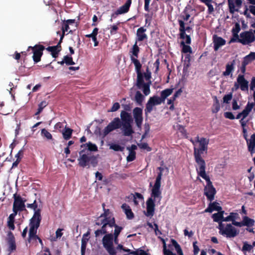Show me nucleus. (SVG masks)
I'll list each match as a JSON object with an SVG mask.
<instances>
[{
	"label": "nucleus",
	"mask_w": 255,
	"mask_h": 255,
	"mask_svg": "<svg viewBox=\"0 0 255 255\" xmlns=\"http://www.w3.org/2000/svg\"><path fill=\"white\" fill-rule=\"evenodd\" d=\"M102 241L104 247L107 251L114 246L113 240H102ZM114 241L117 244L118 240H114Z\"/></svg>",
	"instance_id": "43"
},
{
	"label": "nucleus",
	"mask_w": 255,
	"mask_h": 255,
	"mask_svg": "<svg viewBox=\"0 0 255 255\" xmlns=\"http://www.w3.org/2000/svg\"><path fill=\"white\" fill-rule=\"evenodd\" d=\"M41 134L42 136L45 137L47 139H52V134L45 128H43L41 129Z\"/></svg>",
	"instance_id": "49"
},
{
	"label": "nucleus",
	"mask_w": 255,
	"mask_h": 255,
	"mask_svg": "<svg viewBox=\"0 0 255 255\" xmlns=\"http://www.w3.org/2000/svg\"><path fill=\"white\" fill-rule=\"evenodd\" d=\"M69 29V25L63 21L62 25V33H61V34H63L64 36L65 35V32H68Z\"/></svg>",
	"instance_id": "57"
},
{
	"label": "nucleus",
	"mask_w": 255,
	"mask_h": 255,
	"mask_svg": "<svg viewBox=\"0 0 255 255\" xmlns=\"http://www.w3.org/2000/svg\"><path fill=\"white\" fill-rule=\"evenodd\" d=\"M150 84H151V82H149V83H145V84L142 85L141 88H142L143 92L145 96L148 95L150 93Z\"/></svg>",
	"instance_id": "44"
},
{
	"label": "nucleus",
	"mask_w": 255,
	"mask_h": 255,
	"mask_svg": "<svg viewBox=\"0 0 255 255\" xmlns=\"http://www.w3.org/2000/svg\"><path fill=\"white\" fill-rule=\"evenodd\" d=\"M110 148L116 151H123L124 149V147L121 146L118 144L113 143L110 145Z\"/></svg>",
	"instance_id": "50"
},
{
	"label": "nucleus",
	"mask_w": 255,
	"mask_h": 255,
	"mask_svg": "<svg viewBox=\"0 0 255 255\" xmlns=\"http://www.w3.org/2000/svg\"><path fill=\"white\" fill-rule=\"evenodd\" d=\"M41 219V210H37L30 220L29 226L39 228Z\"/></svg>",
	"instance_id": "17"
},
{
	"label": "nucleus",
	"mask_w": 255,
	"mask_h": 255,
	"mask_svg": "<svg viewBox=\"0 0 255 255\" xmlns=\"http://www.w3.org/2000/svg\"><path fill=\"white\" fill-rule=\"evenodd\" d=\"M46 49L51 52V54L53 58H56L58 57V54L59 52L61 51V49H57L56 47L53 46H48L46 48Z\"/></svg>",
	"instance_id": "41"
},
{
	"label": "nucleus",
	"mask_w": 255,
	"mask_h": 255,
	"mask_svg": "<svg viewBox=\"0 0 255 255\" xmlns=\"http://www.w3.org/2000/svg\"><path fill=\"white\" fill-rule=\"evenodd\" d=\"M206 168L196 170L198 176L201 177L206 181V185L204 187V194L206 196L207 199L210 202L214 200L215 195L216 194V190L213 186L210 177L207 175L205 171Z\"/></svg>",
	"instance_id": "4"
},
{
	"label": "nucleus",
	"mask_w": 255,
	"mask_h": 255,
	"mask_svg": "<svg viewBox=\"0 0 255 255\" xmlns=\"http://www.w3.org/2000/svg\"><path fill=\"white\" fill-rule=\"evenodd\" d=\"M215 102L213 104V109H212V112L213 113H217L219 112L220 109V105L217 97H215Z\"/></svg>",
	"instance_id": "48"
},
{
	"label": "nucleus",
	"mask_w": 255,
	"mask_h": 255,
	"mask_svg": "<svg viewBox=\"0 0 255 255\" xmlns=\"http://www.w3.org/2000/svg\"><path fill=\"white\" fill-rule=\"evenodd\" d=\"M110 228L108 233H106L102 239H118V237L123 228L117 225H109Z\"/></svg>",
	"instance_id": "10"
},
{
	"label": "nucleus",
	"mask_w": 255,
	"mask_h": 255,
	"mask_svg": "<svg viewBox=\"0 0 255 255\" xmlns=\"http://www.w3.org/2000/svg\"><path fill=\"white\" fill-rule=\"evenodd\" d=\"M171 244L169 245L168 247L171 250H173V248L176 251L178 255L183 254L180 246L177 243L176 240H171Z\"/></svg>",
	"instance_id": "33"
},
{
	"label": "nucleus",
	"mask_w": 255,
	"mask_h": 255,
	"mask_svg": "<svg viewBox=\"0 0 255 255\" xmlns=\"http://www.w3.org/2000/svg\"><path fill=\"white\" fill-rule=\"evenodd\" d=\"M121 118L122 120V125L131 124L132 122L131 116L125 111H122L121 113Z\"/></svg>",
	"instance_id": "23"
},
{
	"label": "nucleus",
	"mask_w": 255,
	"mask_h": 255,
	"mask_svg": "<svg viewBox=\"0 0 255 255\" xmlns=\"http://www.w3.org/2000/svg\"><path fill=\"white\" fill-rule=\"evenodd\" d=\"M255 59V52H252L251 53L246 56H245L244 58L243 61L242 63L243 64H245V65H247L250 63H251L253 60Z\"/></svg>",
	"instance_id": "39"
},
{
	"label": "nucleus",
	"mask_w": 255,
	"mask_h": 255,
	"mask_svg": "<svg viewBox=\"0 0 255 255\" xmlns=\"http://www.w3.org/2000/svg\"><path fill=\"white\" fill-rule=\"evenodd\" d=\"M162 103L161 100L157 96H153L149 98L145 105L144 109L145 115L147 116L153 110V108L156 105H160Z\"/></svg>",
	"instance_id": "13"
},
{
	"label": "nucleus",
	"mask_w": 255,
	"mask_h": 255,
	"mask_svg": "<svg viewBox=\"0 0 255 255\" xmlns=\"http://www.w3.org/2000/svg\"><path fill=\"white\" fill-rule=\"evenodd\" d=\"M132 63L135 66V71L137 74L136 86L138 89H140L142 85L145 84L144 82V76L143 73H141V69L142 65L138 60L132 59Z\"/></svg>",
	"instance_id": "11"
},
{
	"label": "nucleus",
	"mask_w": 255,
	"mask_h": 255,
	"mask_svg": "<svg viewBox=\"0 0 255 255\" xmlns=\"http://www.w3.org/2000/svg\"><path fill=\"white\" fill-rule=\"evenodd\" d=\"M199 1L204 3L208 7V13L212 14L214 11V8L212 4L214 1L213 0H199Z\"/></svg>",
	"instance_id": "35"
},
{
	"label": "nucleus",
	"mask_w": 255,
	"mask_h": 255,
	"mask_svg": "<svg viewBox=\"0 0 255 255\" xmlns=\"http://www.w3.org/2000/svg\"><path fill=\"white\" fill-rule=\"evenodd\" d=\"M139 50L140 49L137 44V42H135L132 48L129 51L130 58L132 63L133 59L137 60V58L138 57Z\"/></svg>",
	"instance_id": "24"
},
{
	"label": "nucleus",
	"mask_w": 255,
	"mask_h": 255,
	"mask_svg": "<svg viewBox=\"0 0 255 255\" xmlns=\"http://www.w3.org/2000/svg\"><path fill=\"white\" fill-rule=\"evenodd\" d=\"M120 108V105L119 103H115L111 109L108 111L109 112H114L118 110Z\"/></svg>",
	"instance_id": "61"
},
{
	"label": "nucleus",
	"mask_w": 255,
	"mask_h": 255,
	"mask_svg": "<svg viewBox=\"0 0 255 255\" xmlns=\"http://www.w3.org/2000/svg\"><path fill=\"white\" fill-rule=\"evenodd\" d=\"M131 4V0H127L123 5L120 7L114 13H113L112 17H116L118 15L128 12L129 11Z\"/></svg>",
	"instance_id": "19"
},
{
	"label": "nucleus",
	"mask_w": 255,
	"mask_h": 255,
	"mask_svg": "<svg viewBox=\"0 0 255 255\" xmlns=\"http://www.w3.org/2000/svg\"><path fill=\"white\" fill-rule=\"evenodd\" d=\"M145 31L146 29L144 28L143 27H141L137 29L136 32V42L137 41H142L147 38V36L145 33Z\"/></svg>",
	"instance_id": "27"
},
{
	"label": "nucleus",
	"mask_w": 255,
	"mask_h": 255,
	"mask_svg": "<svg viewBox=\"0 0 255 255\" xmlns=\"http://www.w3.org/2000/svg\"><path fill=\"white\" fill-rule=\"evenodd\" d=\"M248 121H245V119L242 118L240 121V123L243 128V136L246 139L249 151L252 154L254 152V149L255 148V133H253L250 139L248 138L247 130L245 127L248 123Z\"/></svg>",
	"instance_id": "5"
},
{
	"label": "nucleus",
	"mask_w": 255,
	"mask_h": 255,
	"mask_svg": "<svg viewBox=\"0 0 255 255\" xmlns=\"http://www.w3.org/2000/svg\"><path fill=\"white\" fill-rule=\"evenodd\" d=\"M174 89V88H168L161 92L159 99L161 100L162 103H163L165 100L172 93Z\"/></svg>",
	"instance_id": "31"
},
{
	"label": "nucleus",
	"mask_w": 255,
	"mask_h": 255,
	"mask_svg": "<svg viewBox=\"0 0 255 255\" xmlns=\"http://www.w3.org/2000/svg\"><path fill=\"white\" fill-rule=\"evenodd\" d=\"M104 212L96 221V225L101 226L107 222L108 225H115V219L114 217H112L110 210L104 209Z\"/></svg>",
	"instance_id": "8"
},
{
	"label": "nucleus",
	"mask_w": 255,
	"mask_h": 255,
	"mask_svg": "<svg viewBox=\"0 0 255 255\" xmlns=\"http://www.w3.org/2000/svg\"><path fill=\"white\" fill-rule=\"evenodd\" d=\"M30 49L32 50V59L34 63H37L40 61L45 47L42 45L36 44L34 46H29L27 51H29Z\"/></svg>",
	"instance_id": "12"
},
{
	"label": "nucleus",
	"mask_w": 255,
	"mask_h": 255,
	"mask_svg": "<svg viewBox=\"0 0 255 255\" xmlns=\"http://www.w3.org/2000/svg\"><path fill=\"white\" fill-rule=\"evenodd\" d=\"M138 145L140 148L146 149L147 151H150L151 150V148L148 146L147 143H141L138 144Z\"/></svg>",
	"instance_id": "59"
},
{
	"label": "nucleus",
	"mask_w": 255,
	"mask_h": 255,
	"mask_svg": "<svg viewBox=\"0 0 255 255\" xmlns=\"http://www.w3.org/2000/svg\"><path fill=\"white\" fill-rule=\"evenodd\" d=\"M17 214L13 212L12 213L9 215L7 219V227L11 230H13L15 229L14 221L15 217Z\"/></svg>",
	"instance_id": "32"
},
{
	"label": "nucleus",
	"mask_w": 255,
	"mask_h": 255,
	"mask_svg": "<svg viewBox=\"0 0 255 255\" xmlns=\"http://www.w3.org/2000/svg\"><path fill=\"white\" fill-rule=\"evenodd\" d=\"M122 208L124 211L128 219H132L133 218L134 214L129 205L124 203L122 205Z\"/></svg>",
	"instance_id": "30"
},
{
	"label": "nucleus",
	"mask_w": 255,
	"mask_h": 255,
	"mask_svg": "<svg viewBox=\"0 0 255 255\" xmlns=\"http://www.w3.org/2000/svg\"><path fill=\"white\" fill-rule=\"evenodd\" d=\"M144 100V97L141 94L140 92L139 91H136L134 96V101L137 104L141 106Z\"/></svg>",
	"instance_id": "38"
},
{
	"label": "nucleus",
	"mask_w": 255,
	"mask_h": 255,
	"mask_svg": "<svg viewBox=\"0 0 255 255\" xmlns=\"http://www.w3.org/2000/svg\"><path fill=\"white\" fill-rule=\"evenodd\" d=\"M235 64V60H233L231 62L228 63L226 65V70L223 72L222 75L224 76H228L232 75V72L234 70V66Z\"/></svg>",
	"instance_id": "26"
},
{
	"label": "nucleus",
	"mask_w": 255,
	"mask_h": 255,
	"mask_svg": "<svg viewBox=\"0 0 255 255\" xmlns=\"http://www.w3.org/2000/svg\"><path fill=\"white\" fill-rule=\"evenodd\" d=\"M26 206L28 208L33 209L34 211V212H36L37 210H41L40 209L38 208V204L36 202V199L34 200V202L32 203L27 204Z\"/></svg>",
	"instance_id": "52"
},
{
	"label": "nucleus",
	"mask_w": 255,
	"mask_h": 255,
	"mask_svg": "<svg viewBox=\"0 0 255 255\" xmlns=\"http://www.w3.org/2000/svg\"><path fill=\"white\" fill-rule=\"evenodd\" d=\"M7 245L8 246V251L11 253L16 250V244L15 240H8Z\"/></svg>",
	"instance_id": "47"
},
{
	"label": "nucleus",
	"mask_w": 255,
	"mask_h": 255,
	"mask_svg": "<svg viewBox=\"0 0 255 255\" xmlns=\"http://www.w3.org/2000/svg\"><path fill=\"white\" fill-rule=\"evenodd\" d=\"M218 229L219 233L226 238H234L237 234L236 229L230 224L220 223Z\"/></svg>",
	"instance_id": "6"
},
{
	"label": "nucleus",
	"mask_w": 255,
	"mask_h": 255,
	"mask_svg": "<svg viewBox=\"0 0 255 255\" xmlns=\"http://www.w3.org/2000/svg\"><path fill=\"white\" fill-rule=\"evenodd\" d=\"M179 25V37L182 39H185V42L187 44H190L191 43V38L189 35L186 34V31L189 32L192 29L190 26L185 27V24L183 20H178Z\"/></svg>",
	"instance_id": "9"
},
{
	"label": "nucleus",
	"mask_w": 255,
	"mask_h": 255,
	"mask_svg": "<svg viewBox=\"0 0 255 255\" xmlns=\"http://www.w3.org/2000/svg\"><path fill=\"white\" fill-rule=\"evenodd\" d=\"M214 43V49L215 51L218 50L219 48L226 44V40L221 37L214 35L213 37Z\"/></svg>",
	"instance_id": "21"
},
{
	"label": "nucleus",
	"mask_w": 255,
	"mask_h": 255,
	"mask_svg": "<svg viewBox=\"0 0 255 255\" xmlns=\"http://www.w3.org/2000/svg\"><path fill=\"white\" fill-rule=\"evenodd\" d=\"M239 42L244 45L249 44L255 40V36L252 32L245 31L240 34Z\"/></svg>",
	"instance_id": "15"
},
{
	"label": "nucleus",
	"mask_w": 255,
	"mask_h": 255,
	"mask_svg": "<svg viewBox=\"0 0 255 255\" xmlns=\"http://www.w3.org/2000/svg\"><path fill=\"white\" fill-rule=\"evenodd\" d=\"M81 150L79 151V157L78 158V165L80 167L84 168L90 167V165L95 167L98 163V155H94L91 151H98L97 146L91 142L82 144L80 146Z\"/></svg>",
	"instance_id": "1"
},
{
	"label": "nucleus",
	"mask_w": 255,
	"mask_h": 255,
	"mask_svg": "<svg viewBox=\"0 0 255 255\" xmlns=\"http://www.w3.org/2000/svg\"><path fill=\"white\" fill-rule=\"evenodd\" d=\"M38 228L29 226L28 239H40L37 235V229Z\"/></svg>",
	"instance_id": "34"
},
{
	"label": "nucleus",
	"mask_w": 255,
	"mask_h": 255,
	"mask_svg": "<svg viewBox=\"0 0 255 255\" xmlns=\"http://www.w3.org/2000/svg\"><path fill=\"white\" fill-rule=\"evenodd\" d=\"M157 169L159 172L158 173L155 182L151 189L150 197L148 198L146 202V212L145 214L147 217L153 216L155 207V202L156 200H158V202H160L162 199L160 187L162 172L164 168L162 167H158Z\"/></svg>",
	"instance_id": "2"
},
{
	"label": "nucleus",
	"mask_w": 255,
	"mask_h": 255,
	"mask_svg": "<svg viewBox=\"0 0 255 255\" xmlns=\"http://www.w3.org/2000/svg\"><path fill=\"white\" fill-rule=\"evenodd\" d=\"M240 38H239L238 33H233V37L231 38L229 43L230 44L231 43L235 42H239Z\"/></svg>",
	"instance_id": "64"
},
{
	"label": "nucleus",
	"mask_w": 255,
	"mask_h": 255,
	"mask_svg": "<svg viewBox=\"0 0 255 255\" xmlns=\"http://www.w3.org/2000/svg\"><path fill=\"white\" fill-rule=\"evenodd\" d=\"M57 34H59L60 35V38L59 41L58 43V44H57V45L53 46L54 47H56V48L57 49H61V44L62 42L63 39L64 37V35L63 34H61V32L60 31H57Z\"/></svg>",
	"instance_id": "56"
},
{
	"label": "nucleus",
	"mask_w": 255,
	"mask_h": 255,
	"mask_svg": "<svg viewBox=\"0 0 255 255\" xmlns=\"http://www.w3.org/2000/svg\"><path fill=\"white\" fill-rule=\"evenodd\" d=\"M224 211H219L218 213H214L212 215V218L213 221L215 222H217L219 223V225L220 223H223V215L224 214Z\"/></svg>",
	"instance_id": "36"
},
{
	"label": "nucleus",
	"mask_w": 255,
	"mask_h": 255,
	"mask_svg": "<svg viewBox=\"0 0 255 255\" xmlns=\"http://www.w3.org/2000/svg\"><path fill=\"white\" fill-rule=\"evenodd\" d=\"M240 89L243 91H248L249 90V82L245 79L243 74H239L237 77Z\"/></svg>",
	"instance_id": "20"
},
{
	"label": "nucleus",
	"mask_w": 255,
	"mask_h": 255,
	"mask_svg": "<svg viewBox=\"0 0 255 255\" xmlns=\"http://www.w3.org/2000/svg\"><path fill=\"white\" fill-rule=\"evenodd\" d=\"M222 207L219 205V204L217 202L210 203L208 207L205 209V212L211 213L213 211H217L218 212L222 211Z\"/></svg>",
	"instance_id": "28"
},
{
	"label": "nucleus",
	"mask_w": 255,
	"mask_h": 255,
	"mask_svg": "<svg viewBox=\"0 0 255 255\" xmlns=\"http://www.w3.org/2000/svg\"><path fill=\"white\" fill-rule=\"evenodd\" d=\"M185 43H186L185 41H182L180 43L181 45L182 46V52L184 53H191L192 52L191 47L189 45H186Z\"/></svg>",
	"instance_id": "42"
},
{
	"label": "nucleus",
	"mask_w": 255,
	"mask_h": 255,
	"mask_svg": "<svg viewBox=\"0 0 255 255\" xmlns=\"http://www.w3.org/2000/svg\"><path fill=\"white\" fill-rule=\"evenodd\" d=\"M136 158V153L135 151H129V154L127 157V160L128 162L133 161Z\"/></svg>",
	"instance_id": "53"
},
{
	"label": "nucleus",
	"mask_w": 255,
	"mask_h": 255,
	"mask_svg": "<svg viewBox=\"0 0 255 255\" xmlns=\"http://www.w3.org/2000/svg\"><path fill=\"white\" fill-rule=\"evenodd\" d=\"M163 244V252L164 255H175V254L173 253L170 248L167 249L165 241L166 240H161Z\"/></svg>",
	"instance_id": "46"
},
{
	"label": "nucleus",
	"mask_w": 255,
	"mask_h": 255,
	"mask_svg": "<svg viewBox=\"0 0 255 255\" xmlns=\"http://www.w3.org/2000/svg\"><path fill=\"white\" fill-rule=\"evenodd\" d=\"M232 98L233 94L232 93L225 95L223 97V102L226 104H229Z\"/></svg>",
	"instance_id": "55"
},
{
	"label": "nucleus",
	"mask_w": 255,
	"mask_h": 255,
	"mask_svg": "<svg viewBox=\"0 0 255 255\" xmlns=\"http://www.w3.org/2000/svg\"><path fill=\"white\" fill-rule=\"evenodd\" d=\"M120 23H118L116 25H112L111 27L110 33L112 35L115 34L117 32V30L119 29V27L118 25H119Z\"/></svg>",
	"instance_id": "63"
},
{
	"label": "nucleus",
	"mask_w": 255,
	"mask_h": 255,
	"mask_svg": "<svg viewBox=\"0 0 255 255\" xmlns=\"http://www.w3.org/2000/svg\"><path fill=\"white\" fill-rule=\"evenodd\" d=\"M250 3L253 4V5L250 6V12L255 15V0H247Z\"/></svg>",
	"instance_id": "58"
},
{
	"label": "nucleus",
	"mask_w": 255,
	"mask_h": 255,
	"mask_svg": "<svg viewBox=\"0 0 255 255\" xmlns=\"http://www.w3.org/2000/svg\"><path fill=\"white\" fill-rule=\"evenodd\" d=\"M122 126V122L119 118H115L104 129L103 136H105L113 130L119 128Z\"/></svg>",
	"instance_id": "14"
},
{
	"label": "nucleus",
	"mask_w": 255,
	"mask_h": 255,
	"mask_svg": "<svg viewBox=\"0 0 255 255\" xmlns=\"http://www.w3.org/2000/svg\"><path fill=\"white\" fill-rule=\"evenodd\" d=\"M143 74V76L144 77L145 80L146 81L150 80L151 78V73L149 70L148 67H147L146 69V72H145Z\"/></svg>",
	"instance_id": "62"
},
{
	"label": "nucleus",
	"mask_w": 255,
	"mask_h": 255,
	"mask_svg": "<svg viewBox=\"0 0 255 255\" xmlns=\"http://www.w3.org/2000/svg\"><path fill=\"white\" fill-rule=\"evenodd\" d=\"M229 11L233 14L235 11H239V8L241 7L242 0H228Z\"/></svg>",
	"instance_id": "18"
},
{
	"label": "nucleus",
	"mask_w": 255,
	"mask_h": 255,
	"mask_svg": "<svg viewBox=\"0 0 255 255\" xmlns=\"http://www.w3.org/2000/svg\"><path fill=\"white\" fill-rule=\"evenodd\" d=\"M64 60H65V63L67 65H73L75 64L71 56H65L64 57Z\"/></svg>",
	"instance_id": "51"
},
{
	"label": "nucleus",
	"mask_w": 255,
	"mask_h": 255,
	"mask_svg": "<svg viewBox=\"0 0 255 255\" xmlns=\"http://www.w3.org/2000/svg\"><path fill=\"white\" fill-rule=\"evenodd\" d=\"M241 30L240 25L239 23L237 22L235 23V26L233 27L232 30V33H238Z\"/></svg>",
	"instance_id": "60"
},
{
	"label": "nucleus",
	"mask_w": 255,
	"mask_h": 255,
	"mask_svg": "<svg viewBox=\"0 0 255 255\" xmlns=\"http://www.w3.org/2000/svg\"><path fill=\"white\" fill-rule=\"evenodd\" d=\"M101 226H102L101 229L96 230L95 232L96 238H101L103 236H105V234L109 231L108 230L109 225L108 222L102 224Z\"/></svg>",
	"instance_id": "25"
},
{
	"label": "nucleus",
	"mask_w": 255,
	"mask_h": 255,
	"mask_svg": "<svg viewBox=\"0 0 255 255\" xmlns=\"http://www.w3.org/2000/svg\"><path fill=\"white\" fill-rule=\"evenodd\" d=\"M13 198L14 199L12 211L14 213H18V212H22L26 210V205L25 203L26 199L22 198L20 195L16 193L13 194Z\"/></svg>",
	"instance_id": "7"
},
{
	"label": "nucleus",
	"mask_w": 255,
	"mask_h": 255,
	"mask_svg": "<svg viewBox=\"0 0 255 255\" xmlns=\"http://www.w3.org/2000/svg\"><path fill=\"white\" fill-rule=\"evenodd\" d=\"M255 88V77H253L251 80V85H250V89L251 90L253 91V93L252 94L253 98L254 100L255 101V91L254 89Z\"/></svg>",
	"instance_id": "54"
},
{
	"label": "nucleus",
	"mask_w": 255,
	"mask_h": 255,
	"mask_svg": "<svg viewBox=\"0 0 255 255\" xmlns=\"http://www.w3.org/2000/svg\"><path fill=\"white\" fill-rule=\"evenodd\" d=\"M133 116L137 127L140 128L143 122L142 109L139 107L133 109Z\"/></svg>",
	"instance_id": "16"
},
{
	"label": "nucleus",
	"mask_w": 255,
	"mask_h": 255,
	"mask_svg": "<svg viewBox=\"0 0 255 255\" xmlns=\"http://www.w3.org/2000/svg\"><path fill=\"white\" fill-rule=\"evenodd\" d=\"M73 132V129L70 128L65 127L64 130L62 132L63 138L65 140L69 139L71 136Z\"/></svg>",
	"instance_id": "40"
},
{
	"label": "nucleus",
	"mask_w": 255,
	"mask_h": 255,
	"mask_svg": "<svg viewBox=\"0 0 255 255\" xmlns=\"http://www.w3.org/2000/svg\"><path fill=\"white\" fill-rule=\"evenodd\" d=\"M254 103H248L245 109L242 111L243 114H245L246 117L249 115L254 107Z\"/></svg>",
	"instance_id": "45"
},
{
	"label": "nucleus",
	"mask_w": 255,
	"mask_h": 255,
	"mask_svg": "<svg viewBox=\"0 0 255 255\" xmlns=\"http://www.w3.org/2000/svg\"><path fill=\"white\" fill-rule=\"evenodd\" d=\"M193 10H194V9L190 5H187L185 7L181 15L184 21H187L189 19L190 13Z\"/></svg>",
	"instance_id": "29"
},
{
	"label": "nucleus",
	"mask_w": 255,
	"mask_h": 255,
	"mask_svg": "<svg viewBox=\"0 0 255 255\" xmlns=\"http://www.w3.org/2000/svg\"><path fill=\"white\" fill-rule=\"evenodd\" d=\"M254 220L250 219L245 216L243 217V221L239 222H235L234 225L237 227H241L243 226H247L248 227L254 225Z\"/></svg>",
	"instance_id": "22"
},
{
	"label": "nucleus",
	"mask_w": 255,
	"mask_h": 255,
	"mask_svg": "<svg viewBox=\"0 0 255 255\" xmlns=\"http://www.w3.org/2000/svg\"><path fill=\"white\" fill-rule=\"evenodd\" d=\"M195 141L199 143L198 147H194L193 154L195 162L198 166V167H196V169L206 168L205 161L202 157L201 155L204 152L207 153L209 140L205 137L200 138L199 136H197L195 138Z\"/></svg>",
	"instance_id": "3"
},
{
	"label": "nucleus",
	"mask_w": 255,
	"mask_h": 255,
	"mask_svg": "<svg viewBox=\"0 0 255 255\" xmlns=\"http://www.w3.org/2000/svg\"><path fill=\"white\" fill-rule=\"evenodd\" d=\"M122 126L124 135L130 136L134 132L131 124L123 125Z\"/></svg>",
	"instance_id": "37"
}]
</instances>
